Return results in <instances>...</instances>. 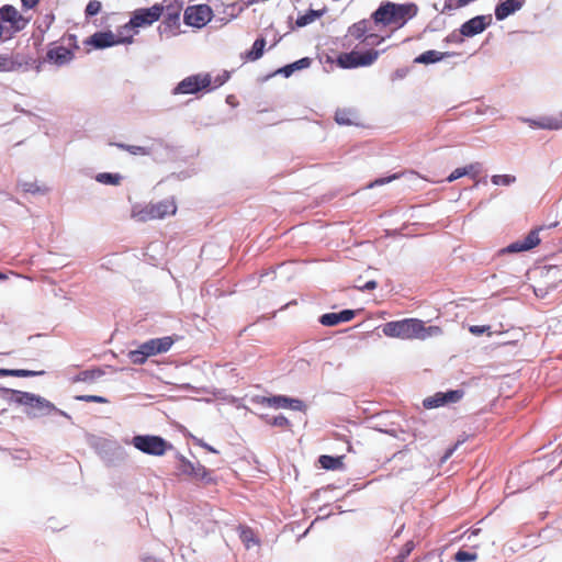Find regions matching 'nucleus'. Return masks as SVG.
<instances>
[{
	"mask_svg": "<svg viewBox=\"0 0 562 562\" xmlns=\"http://www.w3.org/2000/svg\"><path fill=\"white\" fill-rule=\"evenodd\" d=\"M0 396L8 403H14L23 406V412L30 418H41L52 414H58L71 420V416L69 414L57 408L54 403L41 395L3 387L0 389Z\"/></svg>",
	"mask_w": 562,
	"mask_h": 562,
	"instance_id": "nucleus-1",
	"label": "nucleus"
},
{
	"mask_svg": "<svg viewBox=\"0 0 562 562\" xmlns=\"http://www.w3.org/2000/svg\"><path fill=\"white\" fill-rule=\"evenodd\" d=\"M417 5L414 3L382 2L372 13L376 24L403 26L417 14Z\"/></svg>",
	"mask_w": 562,
	"mask_h": 562,
	"instance_id": "nucleus-2",
	"label": "nucleus"
},
{
	"mask_svg": "<svg viewBox=\"0 0 562 562\" xmlns=\"http://www.w3.org/2000/svg\"><path fill=\"white\" fill-rule=\"evenodd\" d=\"M382 331L387 337L401 339H426L430 337V334L426 330L424 322L416 318L387 322L383 325Z\"/></svg>",
	"mask_w": 562,
	"mask_h": 562,
	"instance_id": "nucleus-3",
	"label": "nucleus"
},
{
	"mask_svg": "<svg viewBox=\"0 0 562 562\" xmlns=\"http://www.w3.org/2000/svg\"><path fill=\"white\" fill-rule=\"evenodd\" d=\"M173 345L171 337L154 338L143 342L137 349L128 352V358L134 364H143L146 360L159 353L167 352Z\"/></svg>",
	"mask_w": 562,
	"mask_h": 562,
	"instance_id": "nucleus-4",
	"label": "nucleus"
},
{
	"mask_svg": "<svg viewBox=\"0 0 562 562\" xmlns=\"http://www.w3.org/2000/svg\"><path fill=\"white\" fill-rule=\"evenodd\" d=\"M162 13L164 5L159 3L150 8L136 9L132 12L130 21L121 27L120 34L123 35L125 31L150 26L160 19Z\"/></svg>",
	"mask_w": 562,
	"mask_h": 562,
	"instance_id": "nucleus-5",
	"label": "nucleus"
},
{
	"mask_svg": "<svg viewBox=\"0 0 562 562\" xmlns=\"http://www.w3.org/2000/svg\"><path fill=\"white\" fill-rule=\"evenodd\" d=\"M130 443L140 452L155 457H161L173 448L169 441L156 435H136Z\"/></svg>",
	"mask_w": 562,
	"mask_h": 562,
	"instance_id": "nucleus-6",
	"label": "nucleus"
},
{
	"mask_svg": "<svg viewBox=\"0 0 562 562\" xmlns=\"http://www.w3.org/2000/svg\"><path fill=\"white\" fill-rule=\"evenodd\" d=\"M90 446L109 464H114L125 458L124 449L114 439L94 436L90 440Z\"/></svg>",
	"mask_w": 562,
	"mask_h": 562,
	"instance_id": "nucleus-7",
	"label": "nucleus"
},
{
	"mask_svg": "<svg viewBox=\"0 0 562 562\" xmlns=\"http://www.w3.org/2000/svg\"><path fill=\"white\" fill-rule=\"evenodd\" d=\"M212 77L210 74H195L186 77L172 89L173 95L195 94L200 91H211Z\"/></svg>",
	"mask_w": 562,
	"mask_h": 562,
	"instance_id": "nucleus-8",
	"label": "nucleus"
},
{
	"mask_svg": "<svg viewBox=\"0 0 562 562\" xmlns=\"http://www.w3.org/2000/svg\"><path fill=\"white\" fill-rule=\"evenodd\" d=\"M380 53L374 49L366 52L352 50L350 53H341L337 57V65L344 69H352L357 67H366L372 65L379 57Z\"/></svg>",
	"mask_w": 562,
	"mask_h": 562,
	"instance_id": "nucleus-9",
	"label": "nucleus"
},
{
	"mask_svg": "<svg viewBox=\"0 0 562 562\" xmlns=\"http://www.w3.org/2000/svg\"><path fill=\"white\" fill-rule=\"evenodd\" d=\"M132 42L133 35L117 37L111 31L95 32L87 40V44L97 49H104L119 44H131Z\"/></svg>",
	"mask_w": 562,
	"mask_h": 562,
	"instance_id": "nucleus-10",
	"label": "nucleus"
},
{
	"mask_svg": "<svg viewBox=\"0 0 562 562\" xmlns=\"http://www.w3.org/2000/svg\"><path fill=\"white\" fill-rule=\"evenodd\" d=\"M213 16V11L207 4L190 5L184 10V23L201 29L205 26Z\"/></svg>",
	"mask_w": 562,
	"mask_h": 562,
	"instance_id": "nucleus-11",
	"label": "nucleus"
},
{
	"mask_svg": "<svg viewBox=\"0 0 562 562\" xmlns=\"http://www.w3.org/2000/svg\"><path fill=\"white\" fill-rule=\"evenodd\" d=\"M113 145L135 156H154L156 158L160 150L165 151L166 154L169 151L168 145H166L161 139H155L148 146L127 145L123 143H114Z\"/></svg>",
	"mask_w": 562,
	"mask_h": 562,
	"instance_id": "nucleus-12",
	"label": "nucleus"
},
{
	"mask_svg": "<svg viewBox=\"0 0 562 562\" xmlns=\"http://www.w3.org/2000/svg\"><path fill=\"white\" fill-rule=\"evenodd\" d=\"M464 396L462 389L449 390L447 392H438L434 396L424 400L426 408H437L450 403H457Z\"/></svg>",
	"mask_w": 562,
	"mask_h": 562,
	"instance_id": "nucleus-13",
	"label": "nucleus"
},
{
	"mask_svg": "<svg viewBox=\"0 0 562 562\" xmlns=\"http://www.w3.org/2000/svg\"><path fill=\"white\" fill-rule=\"evenodd\" d=\"M0 20L10 23V27L14 33L22 31L29 22L13 5L10 4H5L0 8Z\"/></svg>",
	"mask_w": 562,
	"mask_h": 562,
	"instance_id": "nucleus-14",
	"label": "nucleus"
},
{
	"mask_svg": "<svg viewBox=\"0 0 562 562\" xmlns=\"http://www.w3.org/2000/svg\"><path fill=\"white\" fill-rule=\"evenodd\" d=\"M492 16L491 15H476L468 21H465L460 27V35L465 37L475 36L491 24Z\"/></svg>",
	"mask_w": 562,
	"mask_h": 562,
	"instance_id": "nucleus-15",
	"label": "nucleus"
},
{
	"mask_svg": "<svg viewBox=\"0 0 562 562\" xmlns=\"http://www.w3.org/2000/svg\"><path fill=\"white\" fill-rule=\"evenodd\" d=\"M544 227H538L528 233V235L521 239L512 243L508 245L505 249L506 252H520V251H527L532 248H535L540 243L539 232L542 231Z\"/></svg>",
	"mask_w": 562,
	"mask_h": 562,
	"instance_id": "nucleus-16",
	"label": "nucleus"
},
{
	"mask_svg": "<svg viewBox=\"0 0 562 562\" xmlns=\"http://www.w3.org/2000/svg\"><path fill=\"white\" fill-rule=\"evenodd\" d=\"M531 127L543 130H560L562 128V111L555 115L541 116L539 119H524Z\"/></svg>",
	"mask_w": 562,
	"mask_h": 562,
	"instance_id": "nucleus-17",
	"label": "nucleus"
},
{
	"mask_svg": "<svg viewBox=\"0 0 562 562\" xmlns=\"http://www.w3.org/2000/svg\"><path fill=\"white\" fill-rule=\"evenodd\" d=\"M356 315V311L353 310H342L340 312H333L323 314L319 317V323L324 326L331 327L336 326L340 323H346L351 321Z\"/></svg>",
	"mask_w": 562,
	"mask_h": 562,
	"instance_id": "nucleus-18",
	"label": "nucleus"
},
{
	"mask_svg": "<svg viewBox=\"0 0 562 562\" xmlns=\"http://www.w3.org/2000/svg\"><path fill=\"white\" fill-rule=\"evenodd\" d=\"M46 58L57 66H64L74 59V53L65 46H54L47 50Z\"/></svg>",
	"mask_w": 562,
	"mask_h": 562,
	"instance_id": "nucleus-19",
	"label": "nucleus"
},
{
	"mask_svg": "<svg viewBox=\"0 0 562 562\" xmlns=\"http://www.w3.org/2000/svg\"><path fill=\"white\" fill-rule=\"evenodd\" d=\"M525 4V0H504L495 7V18L497 21H503L510 14L520 10Z\"/></svg>",
	"mask_w": 562,
	"mask_h": 562,
	"instance_id": "nucleus-20",
	"label": "nucleus"
},
{
	"mask_svg": "<svg viewBox=\"0 0 562 562\" xmlns=\"http://www.w3.org/2000/svg\"><path fill=\"white\" fill-rule=\"evenodd\" d=\"M177 211V206L175 201L172 200H164L158 203L150 205L151 216L155 218H164L167 215H172Z\"/></svg>",
	"mask_w": 562,
	"mask_h": 562,
	"instance_id": "nucleus-21",
	"label": "nucleus"
},
{
	"mask_svg": "<svg viewBox=\"0 0 562 562\" xmlns=\"http://www.w3.org/2000/svg\"><path fill=\"white\" fill-rule=\"evenodd\" d=\"M454 55H456V53H451V52L441 53L438 50L430 49V50H426V52L422 53L420 55H418L415 58V63L428 65V64L441 61L445 58L451 57Z\"/></svg>",
	"mask_w": 562,
	"mask_h": 562,
	"instance_id": "nucleus-22",
	"label": "nucleus"
},
{
	"mask_svg": "<svg viewBox=\"0 0 562 562\" xmlns=\"http://www.w3.org/2000/svg\"><path fill=\"white\" fill-rule=\"evenodd\" d=\"M180 9L177 8L173 11H168L165 15L162 23L159 26L160 34L172 32L179 26Z\"/></svg>",
	"mask_w": 562,
	"mask_h": 562,
	"instance_id": "nucleus-23",
	"label": "nucleus"
},
{
	"mask_svg": "<svg viewBox=\"0 0 562 562\" xmlns=\"http://www.w3.org/2000/svg\"><path fill=\"white\" fill-rule=\"evenodd\" d=\"M312 59L308 57H303L294 63L288 64L281 68H279L276 74L282 75L285 78H289L294 71L308 68L311 66Z\"/></svg>",
	"mask_w": 562,
	"mask_h": 562,
	"instance_id": "nucleus-24",
	"label": "nucleus"
},
{
	"mask_svg": "<svg viewBox=\"0 0 562 562\" xmlns=\"http://www.w3.org/2000/svg\"><path fill=\"white\" fill-rule=\"evenodd\" d=\"M44 371H33L25 369H0V376L31 378L44 374Z\"/></svg>",
	"mask_w": 562,
	"mask_h": 562,
	"instance_id": "nucleus-25",
	"label": "nucleus"
},
{
	"mask_svg": "<svg viewBox=\"0 0 562 562\" xmlns=\"http://www.w3.org/2000/svg\"><path fill=\"white\" fill-rule=\"evenodd\" d=\"M318 463L325 470H338L344 465L342 457H333L327 454L321 456L318 458Z\"/></svg>",
	"mask_w": 562,
	"mask_h": 562,
	"instance_id": "nucleus-26",
	"label": "nucleus"
},
{
	"mask_svg": "<svg viewBox=\"0 0 562 562\" xmlns=\"http://www.w3.org/2000/svg\"><path fill=\"white\" fill-rule=\"evenodd\" d=\"M103 375H104V371L100 368H95V369H91V370H83V371H80L76 375L75 381L92 383V382H95L97 380H99Z\"/></svg>",
	"mask_w": 562,
	"mask_h": 562,
	"instance_id": "nucleus-27",
	"label": "nucleus"
},
{
	"mask_svg": "<svg viewBox=\"0 0 562 562\" xmlns=\"http://www.w3.org/2000/svg\"><path fill=\"white\" fill-rule=\"evenodd\" d=\"M265 47H266V40L263 37H261V36L258 37L254 42L250 50H248L246 53V58L251 60V61L258 60L263 55Z\"/></svg>",
	"mask_w": 562,
	"mask_h": 562,
	"instance_id": "nucleus-28",
	"label": "nucleus"
},
{
	"mask_svg": "<svg viewBox=\"0 0 562 562\" xmlns=\"http://www.w3.org/2000/svg\"><path fill=\"white\" fill-rule=\"evenodd\" d=\"M123 177L120 173L112 172H100L95 176V180L99 183L106 186H119L122 181Z\"/></svg>",
	"mask_w": 562,
	"mask_h": 562,
	"instance_id": "nucleus-29",
	"label": "nucleus"
},
{
	"mask_svg": "<svg viewBox=\"0 0 562 562\" xmlns=\"http://www.w3.org/2000/svg\"><path fill=\"white\" fill-rule=\"evenodd\" d=\"M322 15L323 11L310 9L305 14L299 16L295 23L299 27H304L319 19Z\"/></svg>",
	"mask_w": 562,
	"mask_h": 562,
	"instance_id": "nucleus-30",
	"label": "nucleus"
},
{
	"mask_svg": "<svg viewBox=\"0 0 562 562\" xmlns=\"http://www.w3.org/2000/svg\"><path fill=\"white\" fill-rule=\"evenodd\" d=\"M368 24H369V22L367 20H361V21L355 23L353 25H351L349 27V34L357 40H360V38L363 40L364 36L368 35L367 34Z\"/></svg>",
	"mask_w": 562,
	"mask_h": 562,
	"instance_id": "nucleus-31",
	"label": "nucleus"
},
{
	"mask_svg": "<svg viewBox=\"0 0 562 562\" xmlns=\"http://www.w3.org/2000/svg\"><path fill=\"white\" fill-rule=\"evenodd\" d=\"M289 396L285 395H273L270 397H263L262 403L274 408H286Z\"/></svg>",
	"mask_w": 562,
	"mask_h": 562,
	"instance_id": "nucleus-32",
	"label": "nucleus"
},
{
	"mask_svg": "<svg viewBox=\"0 0 562 562\" xmlns=\"http://www.w3.org/2000/svg\"><path fill=\"white\" fill-rule=\"evenodd\" d=\"M544 269H546L544 276L548 280L562 282V266L550 265V266L544 267Z\"/></svg>",
	"mask_w": 562,
	"mask_h": 562,
	"instance_id": "nucleus-33",
	"label": "nucleus"
},
{
	"mask_svg": "<svg viewBox=\"0 0 562 562\" xmlns=\"http://www.w3.org/2000/svg\"><path fill=\"white\" fill-rule=\"evenodd\" d=\"M335 121L339 125H351L352 121V112L348 110H337L335 113Z\"/></svg>",
	"mask_w": 562,
	"mask_h": 562,
	"instance_id": "nucleus-34",
	"label": "nucleus"
},
{
	"mask_svg": "<svg viewBox=\"0 0 562 562\" xmlns=\"http://www.w3.org/2000/svg\"><path fill=\"white\" fill-rule=\"evenodd\" d=\"M150 211V205L149 206H146L142 210H137L136 207L133 209L132 211V217L139 221V222H146V221H149V220H155L154 216H151V212Z\"/></svg>",
	"mask_w": 562,
	"mask_h": 562,
	"instance_id": "nucleus-35",
	"label": "nucleus"
},
{
	"mask_svg": "<svg viewBox=\"0 0 562 562\" xmlns=\"http://www.w3.org/2000/svg\"><path fill=\"white\" fill-rule=\"evenodd\" d=\"M491 181L495 186H510L515 183L516 177L512 175H494L491 178Z\"/></svg>",
	"mask_w": 562,
	"mask_h": 562,
	"instance_id": "nucleus-36",
	"label": "nucleus"
},
{
	"mask_svg": "<svg viewBox=\"0 0 562 562\" xmlns=\"http://www.w3.org/2000/svg\"><path fill=\"white\" fill-rule=\"evenodd\" d=\"M240 539L247 549L251 548V546L258 544V540L256 539L252 530L249 528H245L241 530Z\"/></svg>",
	"mask_w": 562,
	"mask_h": 562,
	"instance_id": "nucleus-37",
	"label": "nucleus"
},
{
	"mask_svg": "<svg viewBox=\"0 0 562 562\" xmlns=\"http://www.w3.org/2000/svg\"><path fill=\"white\" fill-rule=\"evenodd\" d=\"M19 66L10 56L0 55V71H13Z\"/></svg>",
	"mask_w": 562,
	"mask_h": 562,
	"instance_id": "nucleus-38",
	"label": "nucleus"
},
{
	"mask_svg": "<svg viewBox=\"0 0 562 562\" xmlns=\"http://www.w3.org/2000/svg\"><path fill=\"white\" fill-rule=\"evenodd\" d=\"M191 476H193L196 480L204 481V482L211 481L210 472L200 463L195 464L194 472H192Z\"/></svg>",
	"mask_w": 562,
	"mask_h": 562,
	"instance_id": "nucleus-39",
	"label": "nucleus"
},
{
	"mask_svg": "<svg viewBox=\"0 0 562 562\" xmlns=\"http://www.w3.org/2000/svg\"><path fill=\"white\" fill-rule=\"evenodd\" d=\"M101 8H102V4L100 1H98V0L89 1L86 7V10H85L86 18H91V16L97 15L101 11Z\"/></svg>",
	"mask_w": 562,
	"mask_h": 562,
	"instance_id": "nucleus-40",
	"label": "nucleus"
},
{
	"mask_svg": "<svg viewBox=\"0 0 562 562\" xmlns=\"http://www.w3.org/2000/svg\"><path fill=\"white\" fill-rule=\"evenodd\" d=\"M268 424L280 428H288L290 426L289 419L282 414L273 416L272 418L268 419Z\"/></svg>",
	"mask_w": 562,
	"mask_h": 562,
	"instance_id": "nucleus-41",
	"label": "nucleus"
},
{
	"mask_svg": "<svg viewBox=\"0 0 562 562\" xmlns=\"http://www.w3.org/2000/svg\"><path fill=\"white\" fill-rule=\"evenodd\" d=\"M194 467H195V464H193L192 462H190L189 460H187L184 457H180V458H179V465H178V469H179V471H181L183 474L191 475V474H192V472H194Z\"/></svg>",
	"mask_w": 562,
	"mask_h": 562,
	"instance_id": "nucleus-42",
	"label": "nucleus"
},
{
	"mask_svg": "<svg viewBox=\"0 0 562 562\" xmlns=\"http://www.w3.org/2000/svg\"><path fill=\"white\" fill-rule=\"evenodd\" d=\"M476 557H477L476 553L464 551V550H459L454 554V560L457 562H472V561L476 560Z\"/></svg>",
	"mask_w": 562,
	"mask_h": 562,
	"instance_id": "nucleus-43",
	"label": "nucleus"
},
{
	"mask_svg": "<svg viewBox=\"0 0 562 562\" xmlns=\"http://www.w3.org/2000/svg\"><path fill=\"white\" fill-rule=\"evenodd\" d=\"M19 187L24 192H30V193L44 192L35 182H29V181L19 182Z\"/></svg>",
	"mask_w": 562,
	"mask_h": 562,
	"instance_id": "nucleus-44",
	"label": "nucleus"
},
{
	"mask_svg": "<svg viewBox=\"0 0 562 562\" xmlns=\"http://www.w3.org/2000/svg\"><path fill=\"white\" fill-rule=\"evenodd\" d=\"M286 408H290V409L296 411V412H303V411H305L306 405L304 404L303 401H301L299 398L289 397Z\"/></svg>",
	"mask_w": 562,
	"mask_h": 562,
	"instance_id": "nucleus-45",
	"label": "nucleus"
},
{
	"mask_svg": "<svg viewBox=\"0 0 562 562\" xmlns=\"http://www.w3.org/2000/svg\"><path fill=\"white\" fill-rule=\"evenodd\" d=\"M472 0H447L445 3V10H453L468 5Z\"/></svg>",
	"mask_w": 562,
	"mask_h": 562,
	"instance_id": "nucleus-46",
	"label": "nucleus"
},
{
	"mask_svg": "<svg viewBox=\"0 0 562 562\" xmlns=\"http://www.w3.org/2000/svg\"><path fill=\"white\" fill-rule=\"evenodd\" d=\"M77 401L81 402H93V403H108L109 401L100 395H79L76 396Z\"/></svg>",
	"mask_w": 562,
	"mask_h": 562,
	"instance_id": "nucleus-47",
	"label": "nucleus"
},
{
	"mask_svg": "<svg viewBox=\"0 0 562 562\" xmlns=\"http://www.w3.org/2000/svg\"><path fill=\"white\" fill-rule=\"evenodd\" d=\"M468 171L467 176L475 178L482 171V165L480 162H473L463 167Z\"/></svg>",
	"mask_w": 562,
	"mask_h": 562,
	"instance_id": "nucleus-48",
	"label": "nucleus"
},
{
	"mask_svg": "<svg viewBox=\"0 0 562 562\" xmlns=\"http://www.w3.org/2000/svg\"><path fill=\"white\" fill-rule=\"evenodd\" d=\"M414 547H415V544H414V542H413V541H407V542L403 546V548H402L401 552L398 553L397 559H398V560H404V561H405V559H406V558L411 554V552L414 550Z\"/></svg>",
	"mask_w": 562,
	"mask_h": 562,
	"instance_id": "nucleus-49",
	"label": "nucleus"
},
{
	"mask_svg": "<svg viewBox=\"0 0 562 562\" xmlns=\"http://www.w3.org/2000/svg\"><path fill=\"white\" fill-rule=\"evenodd\" d=\"M468 175V171H465V169L462 167V168H457L456 170H453L447 178V181L448 182H453L454 180L461 178V177H464Z\"/></svg>",
	"mask_w": 562,
	"mask_h": 562,
	"instance_id": "nucleus-50",
	"label": "nucleus"
},
{
	"mask_svg": "<svg viewBox=\"0 0 562 562\" xmlns=\"http://www.w3.org/2000/svg\"><path fill=\"white\" fill-rule=\"evenodd\" d=\"M383 41L382 37H380L379 35L376 34H368L367 36H364V38L362 40L363 43H366L367 45H379L381 42Z\"/></svg>",
	"mask_w": 562,
	"mask_h": 562,
	"instance_id": "nucleus-51",
	"label": "nucleus"
},
{
	"mask_svg": "<svg viewBox=\"0 0 562 562\" xmlns=\"http://www.w3.org/2000/svg\"><path fill=\"white\" fill-rule=\"evenodd\" d=\"M488 329H490L488 326H480V325H472L469 328L470 333L475 336H480V335L484 334L485 331H487Z\"/></svg>",
	"mask_w": 562,
	"mask_h": 562,
	"instance_id": "nucleus-52",
	"label": "nucleus"
},
{
	"mask_svg": "<svg viewBox=\"0 0 562 562\" xmlns=\"http://www.w3.org/2000/svg\"><path fill=\"white\" fill-rule=\"evenodd\" d=\"M408 70L406 68H398L392 74V80L403 79L406 77Z\"/></svg>",
	"mask_w": 562,
	"mask_h": 562,
	"instance_id": "nucleus-53",
	"label": "nucleus"
},
{
	"mask_svg": "<svg viewBox=\"0 0 562 562\" xmlns=\"http://www.w3.org/2000/svg\"><path fill=\"white\" fill-rule=\"evenodd\" d=\"M376 286H378V283L374 280H370V281L366 282L363 285H358L357 288L360 291H370V290H374Z\"/></svg>",
	"mask_w": 562,
	"mask_h": 562,
	"instance_id": "nucleus-54",
	"label": "nucleus"
},
{
	"mask_svg": "<svg viewBox=\"0 0 562 562\" xmlns=\"http://www.w3.org/2000/svg\"><path fill=\"white\" fill-rule=\"evenodd\" d=\"M395 178H396V176L389 177V178H379V179L374 180L373 182H371L370 184H368V188H373L375 186L384 184Z\"/></svg>",
	"mask_w": 562,
	"mask_h": 562,
	"instance_id": "nucleus-55",
	"label": "nucleus"
},
{
	"mask_svg": "<svg viewBox=\"0 0 562 562\" xmlns=\"http://www.w3.org/2000/svg\"><path fill=\"white\" fill-rule=\"evenodd\" d=\"M40 0H21L23 8L33 9Z\"/></svg>",
	"mask_w": 562,
	"mask_h": 562,
	"instance_id": "nucleus-56",
	"label": "nucleus"
},
{
	"mask_svg": "<svg viewBox=\"0 0 562 562\" xmlns=\"http://www.w3.org/2000/svg\"><path fill=\"white\" fill-rule=\"evenodd\" d=\"M426 330H427V333H429V334H430V336H432V335H437V334H439V333L441 331V330H440V328H439L438 326H429V327H426Z\"/></svg>",
	"mask_w": 562,
	"mask_h": 562,
	"instance_id": "nucleus-57",
	"label": "nucleus"
},
{
	"mask_svg": "<svg viewBox=\"0 0 562 562\" xmlns=\"http://www.w3.org/2000/svg\"><path fill=\"white\" fill-rule=\"evenodd\" d=\"M226 79H227V76L226 77H217L215 80L214 87L211 86V88L214 89V88L221 87L225 82Z\"/></svg>",
	"mask_w": 562,
	"mask_h": 562,
	"instance_id": "nucleus-58",
	"label": "nucleus"
},
{
	"mask_svg": "<svg viewBox=\"0 0 562 562\" xmlns=\"http://www.w3.org/2000/svg\"><path fill=\"white\" fill-rule=\"evenodd\" d=\"M448 42H462V38L460 35H456V34H450L449 36H447L446 38Z\"/></svg>",
	"mask_w": 562,
	"mask_h": 562,
	"instance_id": "nucleus-59",
	"label": "nucleus"
},
{
	"mask_svg": "<svg viewBox=\"0 0 562 562\" xmlns=\"http://www.w3.org/2000/svg\"><path fill=\"white\" fill-rule=\"evenodd\" d=\"M454 449H456V447L447 450V452L445 453V456L442 458V461L448 460L451 457V454L453 453Z\"/></svg>",
	"mask_w": 562,
	"mask_h": 562,
	"instance_id": "nucleus-60",
	"label": "nucleus"
},
{
	"mask_svg": "<svg viewBox=\"0 0 562 562\" xmlns=\"http://www.w3.org/2000/svg\"><path fill=\"white\" fill-rule=\"evenodd\" d=\"M203 447L206 448L209 451L216 452L215 449H213L211 446H209L206 443H204Z\"/></svg>",
	"mask_w": 562,
	"mask_h": 562,
	"instance_id": "nucleus-61",
	"label": "nucleus"
},
{
	"mask_svg": "<svg viewBox=\"0 0 562 562\" xmlns=\"http://www.w3.org/2000/svg\"><path fill=\"white\" fill-rule=\"evenodd\" d=\"M3 31H4V27H3V25L0 23V37H2V35H3Z\"/></svg>",
	"mask_w": 562,
	"mask_h": 562,
	"instance_id": "nucleus-62",
	"label": "nucleus"
},
{
	"mask_svg": "<svg viewBox=\"0 0 562 562\" xmlns=\"http://www.w3.org/2000/svg\"><path fill=\"white\" fill-rule=\"evenodd\" d=\"M280 41V37L274 40L273 44H272V47L276 46L278 44V42Z\"/></svg>",
	"mask_w": 562,
	"mask_h": 562,
	"instance_id": "nucleus-63",
	"label": "nucleus"
},
{
	"mask_svg": "<svg viewBox=\"0 0 562 562\" xmlns=\"http://www.w3.org/2000/svg\"><path fill=\"white\" fill-rule=\"evenodd\" d=\"M394 562H404V560H398L396 557Z\"/></svg>",
	"mask_w": 562,
	"mask_h": 562,
	"instance_id": "nucleus-64",
	"label": "nucleus"
}]
</instances>
